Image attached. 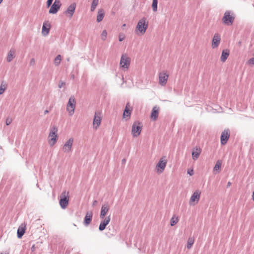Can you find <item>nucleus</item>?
Instances as JSON below:
<instances>
[{
    "label": "nucleus",
    "instance_id": "nucleus-6",
    "mask_svg": "<svg viewBox=\"0 0 254 254\" xmlns=\"http://www.w3.org/2000/svg\"><path fill=\"white\" fill-rule=\"evenodd\" d=\"M130 60L127 54H123L121 58L120 65L121 67L127 69L130 65Z\"/></svg>",
    "mask_w": 254,
    "mask_h": 254
},
{
    "label": "nucleus",
    "instance_id": "nucleus-38",
    "mask_svg": "<svg viewBox=\"0 0 254 254\" xmlns=\"http://www.w3.org/2000/svg\"><path fill=\"white\" fill-rule=\"evenodd\" d=\"M248 63L250 64H254V58H252L248 61Z\"/></svg>",
    "mask_w": 254,
    "mask_h": 254
},
{
    "label": "nucleus",
    "instance_id": "nucleus-25",
    "mask_svg": "<svg viewBox=\"0 0 254 254\" xmlns=\"http://www.w3.org/2000/svg\"><path fill=\"white\" fill-rule=\"evenodd\" d=\"M129 106V103H127L124 112L123 117L126 118V117L129 118L131 115V110H130L128 106Z\"/></svg>",
    "mask_w": 254,
    "mask_h": 254
},
{
    "label": "nucleus",
    "instance_id": "nucleus-36",
    "mask_svg": "<svg viewBox=\"0 0 254 254\" xmlns=\"http://www.w3.org/2000/svg\"><path fill=\"white\" fill-rule=\"evenodd\" d=\"M125 38V35L123 33H120L119 34V40L120 42L123 41Z\"/></svg>",
    "mask_w": 254,
    "mask_h": 254
},
{
    "label": "nucleus",
    "instance_id": "nucleus-21",
    "mask_svg": "<svg viewBox=\"0 0 254 254\" xmlns=\"http://www.w3.org/2000/svg\"><path fill=\"white\" fill-rule=\"evenodd\" d=\"M159 114V110L156 107H154L151 112V118L154 120L156 121L158 117Z\"/></svg>",
    "mask_w": 254,
    "mask_h": 254
},
{
    "label": "nucleus",
    "instance_id": "nucleus-19",
    "mask_svg": "<svg viewBox=\"0 0 254 254\" xmlns=\"http://www.w3.org/2000/svg\"><path fill=\"white\" fill-rule=\"evenodd\" d=\"M109 210V206L108 204H104L102 206L100 217L101 219L105 218V216Z\"/></svg>",
    "mask_w": 254,
    "mask_h": 254
},
{
    "label": "nucleus",
    "instance_id": "nucleus-47",
    "mask_svg": "<svg viewBox=\"0 0 254 254\" xmlns=\"http://www.w3.org/2000/svg\"><path fill=\"white\" fill-rule=\"evenodd\" d=\"M71 78H72V79H74V75H73H73H72V76H71Z\"/></svg>",
    "mask_w": 254,
    "mask_h": 254
},
{
    "label": "nucleus",
    "instance_id": "nucleus-41",
    "mask_svg": "<svg viewBox=\"0 0 254 254\" xmlns=\"http://www.w3.org/2000/svg\"><path fill=\"white\" fill-rule=\"evenodd\" d=\"M35 64V60L34 58L31 59L30 61V65H33Z\"/></svg>",
    "mask_w": 254,
    "mask_h": 254
},
{
    "label": "nucleus",
    "instance_id": "nucleus-7",
    "mask_svg": "<svg viewBox=\"0 0 254 254\" xmlns=\"http://www.w3.org/2000/svg\"><path fill=\"white\" fill-rule=\"evenodd\" d=\"M234 19L235 17L230 14V12L226 11L224 14L222 21L224 24L229 26L233 24Z\"/></svg>",
    "mask_w": 254,
    "mask_h": 254
},
{
    "label": "nucleus",
    "instance_id": "nucleus-23",
    "mask_svg": "<svg viewBox=\"0 0 254 254\" xmlns=\"http://www.w3.org/2000/svg\"><path fill=\"white\" fill-rule=\"evenodd\" d=\"M15 57V50L11 49L9 51L6 58L7 62H10Z\"/></svg>",
    "mask_w": 254,
    "mask_h": 254
},
{
    "label": "nucleus",
    "instance_id": "nucleus-8",
    "mask_svg": "<svg viewBox=\"0 0 254 254\" xmlns=\"http://www.w3.org/2000/svg\"><path fill=\"white\" fill-rule=\"evenodd\" d=\"M169 74L165 71H162L159 74V84L162 86H165L168 80Z\"/></svg>",
    "mask_w": 254,
    "mask_h": 254
},
{
    "label": "nucleus",
    "instance_id": "nucleus-40",
    "mask_svg": "<svg viewBox=\"0 0 254 254\" xmlns=\"http://www.w3.org/2000/svg\"><path fill=\"white\" fill-rule=\"evenodd\" d=\"M53 0H47V7H49L51 5V4L53 2Z\"/></svg>",
    "mask_w": 254,
    "mask_h": 254
},
{
    "label": "nucleus",
    "instance_id": "nucleus-50",
    "mask_svg": "<svg viewBox=\"0 0 254 254\" xmlns=\"http://www.w3.org/2000/svg\"><path fill=\"white\" fill-rule=\"evenodd\" d=\"M123 26L125 27L126 26V24H124Z\"/></svg>",
    "mask_w": 254,
    "mask_h": 254
},
{
    "label": "nucleus",
    "instance_id": "nucleus-11",
    "mask_svg": "<svg viewBox=\"0 0 254 254\" xmlns=\"http://www.w3.org/2000/svg\"><path fill=\"white\" fill-rule=\"evenodd\" d=\"M230 136V130L229 129H225L221 135V143L222 145L225 144Z\"/></svg>",
    "mask_w": 254,
    "mask_h": 254
},
{
    "label": "nucleus",
    "instance_id": "nucleus-28",
    "mask_svg": "<svg viewBox=\"0 0 254 254\" xmlns=\"http://www.w3.org/2000/svg\"><path fill=\"white\" fill-rule=\"evenodd\" d=\"M99 0H92L91 5V8H90L91 11L93 12L95 10L97 6L98 5V4L99 3Z\"/></svg>",
    "mask_w": 254,
    "mask_h": 254
},
{
    "label": "nucleus",
    "instance_id": "nucleus-46",
    "mask_svg": "<svg viewBox=\"0 0 254 254\" xmlns=\"http://www.w3.org/2000/svg\"><path fill=\"white\" fill-rule=\"evenodd\" d=\"M49 113V111L47 110H46L45 111H44V114L46 115L47 114H48Z\"/></svg>",
    "mask_w": 254,
    "mask_h": 254
},
{
    "label": "nucleus",
    "instance_id": "nucleus-1",
    "mask_svg": "<svg viewBox=\"0 0 254 254\" xmlns=\"http://www.w3.org/2000/svg\"><path fill=\"white\" fill-rule=\"evenodd\" d=\"M148 22L146 21V19L145 17L141 18L138 22L136 27L135 28V32L138 35H143L147 28H148Z\"/></svg>",
    "mask_w": 254,
    "mask_h": 254
},
{
    "label": "nucleus",
    "instance_id": "nucleus-15",
    "mask_svg": "<svg viewBox=\"0 0 254 254\" xmlns=\"http://www.w3.org/2000/svg\"><path fill=\"white\" fill-rule=\"evenodd\" d=\"M201 152V149L199 147H197V146H195V147H194L193 149H192V158L193 159V160H197L200 153Z\"/></svg>",
    "mask_w": 254,
    "mask_h": 254
},
{
    "label": "nucleus",
    "instance_id": "nucleus-49",
    "mask_svg": "<svg viewBox=\"0 0 254 254\" xmlns=\"http://www.w3.org/2000/svg\"><path fill=\"white\" fill-rule=\"evenodd\" d=\"M3 1V0H0V4L1 3V2Z\"/></svg>",
    "mask_w": 254,
    "mask_h": 254
},
{
    "label": "nucleus",
    "instance_id": "nucleus-9",
    "mask_svg": "<svg viewBox=\"0 0 254 254\" xmlns=\"http://www.w3.org/2000/svg\"><path fill=\"white\" fill-rule=\"evenodd\" d=\"M167 161L161 158L156 166V169L157 170V172L159 173H161L163 172L165 169V168L166 166Z\"/></svg>",
    "mask_w": 254,
    "mask_h": 254
},
{
    "label": "nucleus",
    "instance_id": "nucleus-34",
    "mask_svg": "<svg viewBox=\"0 0 254 254\" xmlns=\"http://www.w3.org/2000/svg\"><path fill=\"white\" fill-rule=\"evenodd\" d=\"M157 4H158V1L157 0H153L152 4V7L153 11L155 12L157 10Z\"/></svg>",
    "mask_w": 254,
    "mask_h": 254
},
{
    "label": "nucleus",
    "instance_id": "nucleus-37",
    "mask_svg": "<svg viewBox=\"0 0 254 254\" xmlns=\"http://www.w3.org/2000/svg\"><path fill=\"white\" fill-rule=\"evenodd\" d=\"M53 4H56V6L59 7V8L61 7V3L60 0H55Z\"/></svg>",
    "mask_w": 254,
    "mask_h": 254
},
{
    "label": "nucleus",
    "instance_id": "nucleus-39",
    "mask_svg": "<svg viewBox=\"0 0 254 254\" xmlns=\"http://www.w3.org/2000/svg\"><path fill=\"white\" fill-rule=\"evenodd\" d=\"M12 122V120L11 119L7 118L6 120V125H9Z\"/></svg>",
    "mask_w": 254,
    "mask_h": 254
},
{
    "label": "nucleus",
    "instance_id": "nucleus-33",
    "mask_svg": "<svg viewBox=\"0 0 254 254\" xmlns=\"http://www.w3.org/2000/svg\"><path fill=\"white\" fill-rule=\"evenodd\" d=\"M62 60V57L60 55H58L56 56L54 60V64L56 65H58Z\"/></svg>",
    "mask_w": 254,
    "mask_h": 254
},
{
    "label": "nucleus",
    "instance_id": "nucleus-32",
    "mask_svg": "<svg viewBox=\"0 0 254 254\" xmlns=\"http://www.w3.org/2000/svg\"><path fill=\"white\" fill-rule=\"evenodd\" d=\"M194 239L192 238H189L187 242V248L190 249L191 248L194 243Z\"/></svg>",
    "mask_w": 254,
    "mask_h": 254
},
{
    "label": "nucleus",
    "instance_id": "nucleus-22",
    "mask_svg": "<svg viewBox=\"0 0 254 254\" xmlns=\"http://www.w3.org/2000/svg\"><path fill=\"white\" fill-rule=\"evenodd\" d=\"M229 55V51L228 50H223L222 52V54L221 56V61L222 62H225L227 59Z\"/></svg>",
    "mask_w": 254,
    "mask_h": 254
},
{
    "label": "nucleus",
    "instance_id": "nucleus-13",
    "mask_svg": "<svg viewBox=\"0 0 254 254\" xmlns=\"http://www.w3.org/2000/svg\"><path fill=\"white\" fill-rule=\"evenodd\" d=\"M76 8V4L75 3H71L66 9V10L64 12V14L65 15L68 14V17L71 18L75 11V9Z\"/></svg>",
    "mask_w": 254,
    "mask_h": 254
},
{
    "label": "nucleus",
    "instance_id": "nucleus-31",
    "mask_svg": "<svg viewBox=\"0 0 254 254\" xmlns=\"http://www.w3.org/2000/svg\"><path fill=\"white\" fill-rule=\"evenodd\" d=\"M222 163L221 161L218 160L216 162V163L214 167L213 171H217L220 170L221 167Z\"/></svg>",
    "mask_w": 254,
    "mask_h": 254
},
{
    "label": "nucleus",
    "instance_id": "nucleus-10",
    "mask_svg": "<svg viewBox=\"0 0 254 254\" xmlns=\"http://www.w3.org/2000/svg\"><path fill=\"white\" fill-rule=\"evenodd\" d=\"M101 115L100 112H96L94 115L93 125L95 129H97L100 125L101 121Z\"/></svg>",
    "mask_w": 254,
    "mask_h": 254
},
{
    "label": "nucleus",
    "instance_id": "nucleus-27",
    "mask_svg": "<svg viewBox=\"0 0 254 254\" xmlns=\"http://www.w3.org/2000/svg\"><path fill=\"white\" fill-rule=\"evenodd\" d=\"M60 8L56 6V5L53 4L49 10V13L55 14L56 13Z\"/></svg>",
    "mask_w": 254,
    "mask_h": 254
},
{
    "label": "nucleus",
    "instance_id": "nucleus-26",
    "mask_svg": "<svg viewBox=\"0 0 254 254\" xmlns=\"http://www.w3.org/2000/svg\"><path fill=\"white\" fill-rule=\"evenodd\" d=\"M25 232V228L24 227H19L17 230V236L18 238H21L24 234Z\"/></svg>",
    "mask_w": 254,
    "mask_h": 254
},
{
    "label": "nucleus",
    "instance_id": "nucleus-3",
    "mask_svg": "<svg viewBox=\"0 0 254 254\" xmlns=\"http://www.w3.org/2000/svg\"><path fill=\"white\" fill-rule=\"evenodd\" d=\"M75 105V99L73 96H71L68 100L66 106V110L68 112L69 116H72L74 114Z\"/></svg>",
    "mask_w": 254,
    "mask_h": 254
},
{
    "label": "nucleus",
    "instance_id": "nucleus-14",
    "mask_svg": "<svg viewBox=\"0 0 254 254\" xmlns=\"http://www.w3.org/2000/svg\"><path fill=\"white\" fill-rule=\"evenodd\" d=\"M73 139L70 138L64 144L63 149L64 152H69L72 148Z\"/></svg>",
    "mask_w": 254,
    "mask_h": 254
},
{
    "label": "nucleus",
    "instance_id": "nucleus-45",
    "mask_svg": "<svg viewBox=\"0 0 254 254\" xmlns=\"http://www.w3.org/2000/svg\"><path fill=\"white\" fill-rule=\"evenodd\" d=\"M231 185V183L230 182H228L227 183V187H229Z\"/></svg>",
    "mask_w": 254,
    "mask_h": 254
},
{
    "label": "nucleus",
    "instance_id": "nucleus-12",
    "mask_svg": "<svg viewBox=\"0 0 254 254\" xmlns=\"http://www.w3.org/2000/svg\"><path fill=\"white\" fill-rule=\"evenodd\" d=\"M221 40L220 35L218 33H215L212 41L211 46L213 49L216 48L219 45Z\"/></svg>",
    "mask_w": 254,
    "mask_h": 254
},
{
    "label": "nucleus",
    "instance_id": "nucleus-29",
    "mask_svg": "<svg viewBox=\"0 0 254 254\" xmlns=\"http://www.w3.org/2000/svg\"><path fill=\"white\" fill-rule=\"evenodd\" d=\"M7 87V84L5 82L2 81L0 86V95L2 94Z\"/></svg>",
    "mask_w": 254,
    "mask_h": 254
},
{
    "label": "nucleus",
    "instance_id": "nucleus-5",
    "mask_svg": "<svg viewBox=\"0 0 254 254\" xmlns=\"http://www.w3.org/2000/svg\"><path fill=\"white\" fill-rule=\"evenodd\" d=\"M58 131L57 128L53 126L51 129L50 132L49 133V137L50 138L49 140V144L51 146H53L57 141V132Z\"/></svg>",
    "mask_w": 254,
    "mask_h": 254
},
{
    "label": "nucleus",
    "instance_id": "nucleus-2",
    "mask_svg": "<svg viewBox=\"0 0 254 254\" xmlns=\"http://www.w3.org/2000/svg\"><path fill=\"white\" fill-rule=\"evenodd\" d=\"M68 194V191H64L61 195L60 205L61 208L63 209L66 208L68 205L69 201Z\"/></svg>",
    "mask_w": 254,
    "mask_h": 254
},
{
    "label": "nucleus",
    "instance_id": "nucleus-17",
    "mask_svg": "<svg viewBox=\"0 0 254 254\" xmlns=\"http://www.w3.org/2000/svg\"><path fill=\"white\" fill-rule=\"evenodd\" d=\"M200 192L199 191L196 190L194 192L190 197V204L191 205L192 203L195 201L197 202L200 198Z\"/></svg>",
    "mask_w": 254,
    "mask_h": 254
},
{
    "label": "nucleus",
    "instance_id": "nucleus-42",
    "mask_svg": "<svg viewBox=\"0 0 254 254\" xmlns=\"http://www.w3.org/2000/svg\"><path fill=\"white\" fill-rule=\"evenodd\" d=\"M188 173L190 175V176H192L193 174V170H188Z\"/></svg>",
    "mask_w": 254,
    "mask_h": 254
},
{
    "label": "nucleus",
    "instance_id": "nucleus-16",
    "mask_svg": "<svg viewBox=\"0 0 254 254\" xmlns=\"http://www.w3.org/2000/svg\"><path fill=\"white\" fill-rule=\"evenodd\" d=\"M110 220V216L104 218V220L100 224L99 230L100 231H103L105 229L107 225L109 223Z\"/></svg>",
    "mask_w": 254,
    "mask_h": 254
},
{
    "label": "nucleus",
    "instance_id": "nucleus-24",
    "mask_svg": "<svg viewBox=\"0 0 254 254\" xmlns=\"http://www.w3.org/2000/svg\"><path fill=\"white\" fill-rule=\"evenodd\" d=\"M50 25H48V27H46V23H44L43 26H42V34L44 36H46L49 34V31H50Z\"/></svg>",
    "mask_w": 254,
    "mask_h": 254
},
{
    "label": "nucleus",
    "instance_id": "nucleus-20",
    "mask_svg": "<svg viewBox=\"0 0 254 254\" xmlns=\"http://www.w3.org/2000/svg\"><path fill=\"white\" fill-rule=\"evenodd\" d=\"M105 16V11L103 9H99L97 15V22H100L103 20Z\"/></svg>",
    "mask_w": 254,
    "mask_h": 254
},
{
    "label": "nucleus",
    "instance_id": "nucleus-48",
    "mask_svg": "<svg viewBox=\"0 0 254 254\" xmlns=\"http://www.w3.org/2000/svg\"><path fill=\"white\" fill-rule=\"evenodd\" d=\"M125 161H126V159H123L122 160V162H125Z\"/></svg>",
    "mask_w": 254,
    "mask_h": 254
},
{
    "label": "nucleus",
    "instance_id": "nucleus-4",
    "mask_svg": "<svg viewBox=\"0 0 254 254\" xmlns=\"http://www.w3.org/2000/svg\"><path fill=\"white\" fill-rule=\"evenodd\" d=\"M142 129L141 124L138 122L135 121L133 123L132 126L131 133L133 137H137L140 133Z\"/></svg>",
    "mask_w": 254,
    "mask_h": 254
},
{
    "label": "nucleus",
    "instance_id": "nucleus-30",
    "mask_svg": "<svg viewBox=\"0 0 254 254\" xmlns=\"http://www.w3.org/2000/svg\"><path fill=\"white\" fill-rule=\"evenodd\" d=\"M179 221V219L178 217H176L175 215L173 216L170 220V225L171 226H173L176 225Z\"/></svg>",
    "mask_w": 254,
    "mask_h": 254
},
{
    "label": "nucleus",
    "instance_id": "nucleus-18",
    "mask_svg": "<svg viewBox=\"0 0 254 254\" xmlns=\"http://www.w3.org/2000/svg\"><path fill=\"white\" fill-rule=\"evenodd\" d=\"M92 217L93 213L92 211L87 212L84 219V224L85 226H87L91 223Z\"/></svg>",
    "mask_w": 254,
    "mask_h": 254
},
{
    "label": "nucleus",
    "instance_id": "nucleus-43",
    "mask_svg": "<svg viewBox=\"0 0 254 254\" xmlns=\"http://www.w3.org/2000/svg\"><path fill=\"white\" fill-rule=\"evenodd\" d=\"M65 85V83L64 82H62L59 84V87L61 88L64 85Z\"/></svg>",
    "mask_w": 254,
    "mask_h": 254
},
{
    "label": "nucleus",
    "instance_id": "nucleus-51",
    "mask_svg": "<svg viewBox=\"0 0 254 254\" xmlns=\"http://www.w3.org/2000/svg\"><path fill=\"white\" fill-rule=\"evenodd\" d=\"M34 246H33L32 249H34Z\"/></svg>",
    "mask_w": 254,
    "mask_h": 254
},
{
    "label": "nucleus",
    "instance_id": "nucleus-44",
    "mask_svg": "<svg viewBox=\"0 0 254 254\" xmlns=\"http://www.w3.org/2000/svg\"><path fill=\"white\" fill-rule=\"evenodd\" d=\"M97 203V201L96 200H94V201L93 202V204L92 205L94 206V205H95Z\"/></svg>",
    "mask_w": 254,
    "mask_h": 254
},
{
    "label": "nucleus",
    "instance_id": "nucleus-35",
    "mask_svg": "<svg viewBox=\"0 0 254 254\" xmlns=\"http://www.w3.org/2000/svg\"><path fill=\"white\" fill-rule=\"evenodd\" d=\"M107 32L106 30H104L101 34V39L103 41H105L107 38Z\"/></svg>",
    "mask_w": 254,
    "mask_h": 254
}]
</instances>
